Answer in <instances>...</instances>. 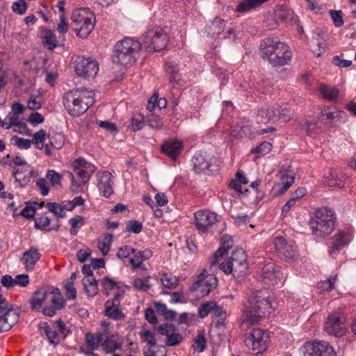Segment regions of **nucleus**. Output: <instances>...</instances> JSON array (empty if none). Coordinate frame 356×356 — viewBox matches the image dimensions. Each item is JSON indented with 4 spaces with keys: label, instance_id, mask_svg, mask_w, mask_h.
Listing matches in <instances>:
<instances>
[{
    "label": "nucleus",
    "instance_id": "1",
    "mask_svg": "<svg viewBox=\"0 0 356 356\" xmlns=\"http://www.w3.org/2000/svg\"><path fill=\"white\" fill-rule=\"evenodd\" d=\"M276 302L266 290L257 291L252 293L248 305L242 316V326L248 327L258 323L266 315L270 314L275 308Z\"/></svg>",
    "mask_w": 356,
    "mask_h": 356
},
{
    "label": "nucleus",
    "instance_id": "2",
    "mask_svg": "<svg viewBox=\"0 0 356 356\" xmlns=\"http://www.w3.org/2000/svg\"><path fill=\"white\" fill-rule=\"evenodd\" d=\"M63 103L70 115L79 117L95 103V95L84 88L73 89L64 93Z\"/></svg>",
    "mask_w": 356,
    "mask_h": 356
},
{
    "label": "nucleus",
    "instance_id": "3",
    "mask_svg": "<svg viewBox=\"0 0 356 356\" xmlns=\"http://www.w3.org/2000/svg\"><path fill=\"white\" fill-rule=\"evenodd\" d=\"M260 52L264 59L274 67L287 65L291 59L289 47L277 39L266 38L260 44Z\"/></svg>",
    "mask_w": 356,
    "mask_h": 356
},
{
    "label": "nucleus",
    "instance_id": "4",
    "mask_svg": "<svg viewBox=\"0 0 356 356\" xmlns=\"http://www.w3.org/2000/svg\"><path fill=\"white\" fill-rule=\"evenodd\" d=\"M336 215L327 207H322L315 211L309 225L312 234L318 237H325L330 234L334 229Z\"/></svg>",
    "mask_w": 356,
    "mask_h": 356
},
{
    "label": "nucleus",
    "instance_id": "5",
    "mask_svg": "<svg viewBox=\"0 0 356 356\" xmlns=\"http://www.w3.org/2000/svg\"><path fill=\"white\" fill-rule=\"evenodd\" d=\"M141 49L139 41L131 38H125L115 45L113 61L124 66L133 65Z\"/></svg>",
    "mask_w": 356,
    "mask_h": 356
},
{
    "label": "nucleus",
    "instance_id": "6",
    "mask_svg": "<svg viewBox=\"0 0 356 356\" xmlns=\"http://www.w3.org/2000/svg\"><path fill=\"white\" fill-rule=\"evenodd\" d=\"M71 19L72 29L80 38H87L94 29L95 17L89 8H81L74 10Z\"/></svg>",
    "mask_w": 356,
    "mask_h": 356
},
{
    "label": "nucleus",
    "instance_id": "7",
    "mask_svg": "<svg viewBox=\"0 0 356 356\" xmlns=\"http://www.w3.org/2000/svg\"><path fill=\"white\" fill-rule=\"evenodd\" d=\"M0 287V333L9 331L18 321L20 316L19 308L7 301L1 295Z\"/></svg>",
    "mask_w": 356,
    "mask_h": 356
},
{
    "label": "nucleus",
    "instance_id": "8",
    "mask_svg": "<svg viewBox=\"0 0 356 356\" xmlns=\"http://www.w3.org/2000/svg\"><path fill=\"white\" fill-rule=\"evenodd\" d=\"M95 170L96 167L93 164L87 162L84 159L79 158L76 159L74 163V171L76 176L79 179V181L75 180L73 173H70L72 187L79 188L82 185L86 184Z\"/></svg>",
    "mask_w": 356,
    "mask_h": 356
},
{
    "label": "nucleus",
    "instance_id": "9",
    "mask_svg": "<svg viewBox=\"0 0 356 356\" xmlns=\"http://www.w3.org/2000/svg\"><path fill=\"white\" fill-rule=\"evenodd\" d=\"M218 280L215 275L207 274V270H203L190 289L192 292L196 293V296L204 297L207 296L213 289L216 288Z\"/></svg>",
    "mask_w": 356,
    "mask_h": 356
},
{
    "label": "nucleus",
    "instance_id": "10",
    "mask_svg": "<svg viewBox=\"0 0 356 356\" xmlns=\"http://www.w3.org/2000/svg\"><path fill=\"white\" fill-rule=\"evenodd\" d=\"M269 334L260 328L253 329L245 339V344L251 347L256 354L264 352L269 344Z\"/></svg>",
    "mask_w": 356,
    "mask_h": 356
},
{
    "label": "nucleus",
    "instance_id": "11",
    "mask_svg": "<svg viewBox=\"0 0 356 356\" xmlns=\"http://www.w3.org/2000/svg\"><path fill=\"white\" fill-rule=\"evenodd\" d=\"M345 316L338 312L330 314L325 323V332L332 336L341 337L345 335L347 328Z\"/></svg>",
    "mask_w": 356,
    "mask_h": 356
},
{
    "label": "nucleus",
    "instance_id": "12",
    "mask_svg": "<svg viewBox=\"0 0 356 356\" xmlns=\"http://www.w3.org/2000/svg\"><path fill=\"white\" fill-rule=\"evenodd\" d=\"M194 225L199 233H208L217 222L218 215L208 210H200L194 213Z\"/></svg>",
    "mask_w": 356,
    "mask_h": 356
},
{
    "label": "nucleus",
    "instance_id": "13",
    "mask_svg": "<svg viewBox=\"0 0 356 356\" xmlns=\"http://www.w3.org/2000/svg\"><path fill=\"white\" fill-rule=\"evenodd\" d=\"M99 70L96 60L91 57L78 56L75 60V72L79 76L94 78Z\"/></svg>",
    "mask_w": 356,
    "mask_h": 356
},
{
    "label": "nucleus",
    "instance_id": "14",
    "mask_svg": "<svg viewBox=\"0 0 356 356\" xmlns=\"http://www.w3.org/2000/svg\"><path fill=\"white\" fill-rule=\"evenodd\" d=\"M167 42V35L161 30L148 31L144 38V44L149 51H159L163 49Z\"/></svg>",
    "mask_w": 356,
    "mask_h": 356
},
{
    "label": "nucleus",
    "instance_id": "15",
    "mask_svg": "<svg viewBox=\"0 0 356 356\" xmlns=\"http://www.w3.org/2000/svg\"><path fill=\"white\" fill-rule=\"evenodd\" d=\"M305 356H337L332 346L323 341L306 342L304 346Z\"/></svg>",
    "mask_w": 356,
    "mask_h": 356
},
{
    "label": "nucleus",
    "instance_id": "16",
    "mask_svg": "<svg viewBox=\"0 0 356 356\" xmlns=\"http://www.w3.org/2000/svg\"><path fill=\"white\" fill-rule=\"evenodd\" d=\"M274 245L280 257L289 261L297 259L298 250L293 243H288L283 237L277 236L275 238Z\"/></svg>",
    "mask_w": 356,
    "mask_h": 356
},
{
    "label": "nucleus",
    "instance_id": "17",
    "mask_svg": "<svg viewBox=\"0 0 356 356\" xmlns=\"http://www.w3.org/2000/svg\"><path fill=\"white\" fill-rule=\"evenodd\" d=\"M123 291H118L113 298L105 302V315L113 320L118 321L125 318V315L120 309V297Z\"/></svg>",
    "mask_w": 356,
    "mask_h": 356
},
{
    "label": "nucleus",
    "instance_id": "18",
    "mask_svg": "<svg viewBox=\"0 0 356 356\" xmlns=\"http://www.w3.org/2000/svg\"><path fill=\"white\" fill-rule=\"evenodd\" d=\"M97 187L102 196L108 198L113 193V176L108 171L97 173Z\"/></svg>",
    "mask_w": 356,
    "mask_h": 356
},
{
    "label": "nucleus",
    "instance_id": "19",
    "mask_svg": "<svg viewBox=\"0 0 356 356\" xmlns=\"http://www.w3.org/2000/svg\"><path fill=\"white\" fill-rule=\"evenodd\" d=\"M192 163L195 172L207 173L211 171L209 168L212 164V157L205 152H198L194 154Z\"/></svg>",
    "mask_w": 356,
    "mask_h": 356
},
{
    "label": "nucleus",
    "instance_id": "20",
    "mask_svg": "<svg viewBox=\"0 0 356 356\" xmlns=\"http://www.w3.org/2000/svg\"><path fill=\"white\" fill-rule=\"evenodd\" d=\"M278 107L275 106H267L261 108L257 115V123L267 124L278 120Z\"/></svg>",
    "mask_w": 356,
    "mask_h": 356
},
{
    "label": "nucleus",
    "instance_id": "21",
    "mask_svg": "<svg viewBox=\"0 0 356 356\" xmlns=\"http://www.w3.org/2000/svg\"><path fill=\"white\" fill-rule=\"evenodd\" d=\"M275 19L277 23L293 22L298 24V17L294 14V12L286 7H280L275 10Z\"/></svg>",
    "mask_w": 356,
    "mask_h": 356
},
{
    "label": "nucleus",
    "instance_id": "22",
    "mask_svg": "<svg viewBox=\"0 0 356 356\" xmlns=\"http://www.w3.org/2000/svg\"><path fill=\"white\" fill-rule=\"evenodd\" d=\"M332 243L329 248V254L331 256L336 254L342 248L349 243L348 234L344 232H339L332 238Z\"/></svg>",
    "mask_w": 356,
    "mask_h": 356
},
{
    "label": "nucleus",
    "instance_id": "23",
    "mask_svg": "<svg viewBox=\"0 0 356 356\" xmlns=\"http://www.w3.org/2000/svg\"><path fill=\"white\" fill-rule=\"evenodd\" d=\"M325 182L331 187L341 188L344 186V181L347 176L339 170H330L325 175Z\"/></svg>",
    "mask_w": 356,
    "mask_h": 356
},
{
    "label": "nucleus",
    "instance_id": "24",
    "mask_svg": "<svg viewBox=\"0 0 356 356\" xmlns=\"http://www.w3.org/2000/svg\"><path fill=\"white\" fill-rule=\"evenodd\" d=\"M38 249L35 247H31L30 249L24 252L22 260L27 271L33 270L35 264L40 258Z\"/></svg>",
    "mask_w": 356,
    "mask_h": 356
},
{
    "label": "nucleus",
    "instance_id": "25",
    "mask_svg": "<svg viewBox=\"0 0 356 356\" xmlns=\"http://www.w3.org/2000/svg\"><path fill=\"white\" fill-rule=\"evenodd\" d=\"M181 149V143L177 140H169L164 143L161 147L162 152L175 160L179 155Z\"/></svg>",
    "mask_w": 356,
    "mask_h": 356
},
{
    "label": "nucleus",
    "instance_id": "26",
    "mask_svg": "<svg viewBox=\"0 0 356 356\" xmlns=\"http://www.w3.org/2000/svg\"><path fill=\"white\" fill-rule=\"evenodd\" d=\"M343 114L341 111L331 110L329 107L324 108L321 111L322 120L325 121L329 126L334 125L339 122Z\"/></svg>",
    "mask_w": 356,
    "mask_h": 356
},
{
    "label": "nucleus",
    "instance_id": "27",
    "mask_svg": "<svg viewBox=\"0 0 356 356\" xmlns=\"http://www.w3.org/2000/svg\"><path fill=\"white\" fill-rule=\"evenodd\" d=\"M233 239L228 235L223 236L221 238V246L215 252L213 256V261L212 265L218 263V258L222 257L223 255L227 253L228 250L233 247Z\"/></svg>",
    "mask_w": 356,
    "mask_h": 356
},
{
    "label": "nucleus",
    "instance_id": "28",
    "mask_svg": "<svg viewBox=\"0 0 356 356\" xmlns=\"http://www.w3.org/2000/svg\"><path fill=\"white\" fill-rule=\"evenodd\" d=\"M47 295L48 290L41 289L35 291L29 300L32 310H39Z\"/></svg>",
    "mask_w": 356,
    "mask_h": 356
},
{
    "label": "nucleus",
    "instance_id": "29",
    "mask_svg": "<svg viewBox=\"0 0 356 356\" xmlns=\"http://www.w3.org/2000/svg\"><path fill=\"white\" fill-rule=\"evenodd\" d=\"M35 227L38 229L49 232L52 230H58L60 227V224L58 220H57L55 225L50 226L49 218L45 215H42L35 219Z\"/></svg>",
    "mask_w": 356,
    "mask_h": 356
},
{
    "label": "nucleus",
    "instance_id": "30",
    "mask_svg": "<svg viewBox=\"0 0 356 356\" xmlns=\"http://www.w3.org/2000/svg\"><path fill=\"white\" fill-rule=\"evenodd\" d=\"M307 190L304 187L298 188L293 194L291 195L289 200L286 202V203L282 207V212L287 213L290 211L291 207L295 206L297 201L300 200L302 197L306 195Z\"/></svg>",
    "mask_w": 356,
    "mask_h": 356
},
{
    "label": "nucleus",
    "instance_id": "31",
    "mask_svg": "<svg viewBox=\"0 0 356 356\" xmlns=\"http://www.w3.org/2000/svg\"><path fill=\"white\" fill-rule=\"evenodd\" d=\"M143 343H146L149 348L157 346L155 333L143 327L138 333Z\"/></svg>",
    "mask_w": 356,
    "mask_h": 356
},
{
    "label": "nucleus",
    "instance_id": "32",
    "mask_svg": "<svg viewBox=\"0 0 356 356\" xmlns=\"http://www.w3.org/2000/svg\"><path fill=\"white\" fill-rule=\"evenodd\" d=\"M86 341L88 347L92 350L97 348L101 346L102 340L104 339V333L96 332V333H86Z\"/></svg>",
    "mask_w": 356,
    "mask_h": 356
},
{
    "label": "nucleus",
    "instance_id": "33",
    "mask_svg": "<svg viewBox=\"0 0 356 356\" xmlns=\"http://www.w3.org/2000/svg\"><path fill=\"white\" fill-rule=\"evenodd\" d=\"M48 294H51V302L56 309H61L64 307L65 300L58 288L48 289Z\"/></svg>",
    "mask_w": 356,
    "mask_h": 356
},
{
    "label": "nucleus",
    "instance_id": "34",
    "mask_svg": "<svg viewBox=\"0 0 356 356\" xmlns=\"http://www.w3.org/2000/svg\"><path fill=\"white\" fill-rule=\"evenodd\" d=\"M319 91L322 96L329 101L337 99L339 95V90L337 87L326 85H321L319 88Z\"/></svg>",
    "mask_w": 356,
    "mask_h": 356
},
{
    "label": "nucleus",
    "instance_id": "35",
    "mask_svg": "<svg viewBox=\"0 0 356 356\" xmlns=\"http://www.w3.org/2000/svg\"><path fill=\"white\" fill-rule=\"evenodd\" d=\"M246 258V254L243 249H237L232 253L231 261L234 262L236 266L238 267V265H241L242 264L241 273H243L244 269H248Z\"/></svg>",
    "mask_w": 356,
    "mask_h": 356
},
{
    "label": "nucleus",
    "instance_id": "36",
    "mask_svg": "<svg viewBox=\"0 0 356 356\" xmlns=\"http://www.w3.org/2000/svg\"><path fill=\"white\" fill-rule=\"evenodd\" d=\"M87 295L94 297L98 293L97 281L95 277L85 278L82 280Z\"/></svg>",
    "mask_w": 356,
    "mask_h": 356
},
{
    "label": "nucleus",
    "instance_id": "37",
    "mask_svg": "<svg viewBox=\"0 0 356 356\" xmlns=\"http://www.w3.org/2000/svg\"><path fill=\"white\" fill-rule=\"evenodd\" d=\"M213 320L216 321V327L220 328L224 325L225 321L226 319V312L223 309L222 307L217 305L216 304L215 309H213Z\"/></svg>",
    "mask_w": 356,
    "mask_h": 356
},
{
    "label": "nucleus",
    "instance_id": "38",
    "mask_svg": "<svg viewBox=\"0 0 356 356\" xmlns=\"http://www.w3.org/2000/svg\"><path fill=\"white\" fill-rule=\"evenodd\" d=\"M48 139L50 143V145L57 149H61L65 143L64 135L62 134L61 133H49Z\"/></svg>",
    "mask_w": 356,
    "mask_h": 356
},
{
    "label": "nucleus",
    "instance_id": "39",
    "mask_svg": "<svg viewBox=\"0 0 356 356\" xmlns=\"http://www.w3.org/2000/svg\"><path fill=\"white\" fill-rule=\"evenodd\" d=\"M163 286L167 289H175L179 283V279L171 273H163L161 277Z\"/></svg>",
    "mask_w": 356,
    "mask_h": 356
},
{
    "label": "nucleus",
    "instance_id": "40",
    "mask_svg": "<svg viewBox=\"0 0 356 356\" xmlns=\"http://www.w3.org/2000/svg\"><path fill=\"white\" fill-rule=\"evenodd\" d=\"M165 69L170 74V81L177 83L180 78L177 64L175 62H168L165 64Z\"/></svg>",
    "mask_w": 356,
    "mask_h": 356
},
{
    "label": "nucleus",
    "instance_id": "41",
    "mask_svg": "<svg viewBox=\"0 0 356 356\" xmlns=\"http://www.w3.org/2000/svg\"><path fill=\"white\" fill-rule=\"evenodd\" d=\"M19 122V115L10 112L2 120L1 127L6 129H9L12 127L16 126Z\"/></svg>",
    "mask_w": 356,
    "mask_h": 356
},
{
    "label": "nucleus",
    "instance_id": "42",
    "mask_svg": "<svg viewBox=\"0 0 356 356\" xmlns=\"http://www.w3.org/2000/svg\"><path fill=\"white\" fill-rule=\"evenodd\" d=\"M104 339L102 340L101 347L107 353H113L117 349L120 348L114 340L110 339L106 334H104Z\"/></svg>",
    "mask_w": 356,
    "mask_h": 356
},
{
    "label": "nucleus",
    "instance_id": "43",
    "mask_svg": "<svg viewBox=\"0 0 356 356\" xmlns=\"http://www.w3.org/2000/svg\"><path fill=\"white\" fill-rule=\"evenodd\" d=\"M263 276L264 279H269L273 280V279L279 278L280 272L276 270V267L273 264H269L265 266L262 269Z\"/></svg>",
    "mask_w": 356,
    "mask_h": 356
},
{
    "label": "nucleus",
    "instance_id": "44",
    "mask_svg": "<svg viewBox=\"0 0 356 356\" xmlns=\"http://www.w3.org/2000/svg\"><path fill=\"white\" fill-rule=\"evenodd\" d=\"M216 304V302L214 301H209L202 303L198 308V316L202 318L207 316L208 314L212 312L213 309H215Z\"/></svg>",
    "mask_w": 356,
    "mask_h": 356
},
{
    "label": "nucleus",
    "instance_id": "45",
    "mask_svg": "<svg viewBox=\"0 0 356 356\" xmlns=\"http://www.w3.org/2000/svg\"><path fill=\"white\" fill-rule=\"evenodd\" d=\"M113 235L107 234L102 241H99L98 248L104 256H106L111 248Z\"/></svg>",
    "mask_w": 356,
    "mask_h": 356
},
{
    "label": "nucleus",
    "instance_id": "46",
    "mask_svg": "<svg viewBox=\"0 0 356 356\" xmlns=\"http://www.w3.org/2000/svg\"><path fill=\"white\" fill-rule=\"evenodd\" d=\"M42 97L40 94H32L27 102V107L30 110H38L41 108Z\"/></svg>",
    "mask_w": 356,
    "mask_h": 356
},
{
    "label": "nucleus",
    "instance_id": "47",
    "mask_svg": "<svg viewBox=\"0 0 356 356\" xmlns=\"http://www.w3.org/2000/svg\"><path fill=\"white\" fill-rule=\"evenodd\" d=\"M46 207L49 211L53 213L58 218H64L66 215L62 204H58L56 202H49L47 204Z\"/></svg>",
    "mask_w": 356,
    "mask_h": 356
},
{
    "label": "nucleus",
    "instance_id": "48",
    "mask_svg": "<svg viewBox=\"0 0 356 356\" xmlns=\"http://www.w3.org/2000/svg\"><path fill=\"white\" fill-rule=\"evenodd\" d=\"M84 218L81 216H76L69 220L71 225L70 234L76 235L78 233L79 229L83 225Z\"/></svg>",
    "mask_w": 356,
    "mask_h": 356
},
{
    "label": "nucleus",
    "instance_id": "49",
    "mask_svg": "<svg viewBox=\"0 0 356 356\" xmlns=\"http://www.w3.org/2000/svg\"><path fill=\"white\" fill-rule=\"evenodd\" d=\"M44 331L49 342L51 344L56 345L59 343V337L55 330L49 325H46L44 327Z\"/></svg>",
    "mask_w": 356,
    "mask_h": 356
},
{
    "label": "nucleus",
    "instance_id": "50",
    "mask_svg": "<svg viewBox=\"0 0 356 356\" xmlns=\"http://www.w3.org/2000/svg\"><path fill=\"white\" fill-rule=\"evenodd\" d=\"M46 131L44 129H40L33 136V143L37 145V148L42 149L44 143L46 141Z\"/></svg>",
    "mask_w": 356,
    "mask_h": 356
},
{
    "label": "nucleus",
    "instance_id": "51",
    "mask_svg": "<svg viewBox=\"0 0 356 356\" xmlns=\"http://www.w3.org/2000/svg\"><path fill=\"white\" fill-rule=\"evenodd\" d=\"M336 281L337 275L330 276L326 280L318 282V287L323 291H332L334 289Z\"/></svg>",
    "mask_w": 356,
    "mask_h": 356
},
{
    "label": "nucleus",
    "instance_id": "52",
    "mask_svg": "<svg viewBox=\"0 0 356 356\" xmlns=\"http://www.w3.org/2000/svg\"><path fill=\"white\" fill-rule=\"evenodd\" d=\"M143 126V118L140 115H136L131 118L129 127H130L133 131H140Z\"/></svg>",
    "mask_w": 356,
    "mask_h": 356
},
{
    "label": "nucleus",
    "instance_id": "53",
    "mask_svg": "<svg viewBox=\"0 0 356 356\" xmlns=\"http://www.w3.org/2000/svg\"><path fill=\"white\" fill-rule=\"evenodd\" d=\"M206 339L203 334H198L194 339V345L193 348L197 350L198 352L202 353L206 349Z\"/></svg>",
    "mask_w": 356,
    "mask_h": 356
},
{
    "label": "nucleus",
    "instance_id": "54",
    "mask_svg": "<svg viewBox=\"0 0 356 356\" xmlns=\"http://www.w3.org/2000/svg\"><path fill=\"white\" fill-rule=\"evenodd\" d=\"M182 341V337L178 332H176V330L172 332V334H170L166 337L165 344L168 346H175L179 345Z\"/></svg>",
    "mask_w": 356,
    "mask_h": 356
},
{
    "label": "nucleus",
    "instance_id": "55",
    "mask_svg": "<svg viewBox=\"0 0 356 356\" xmlns=\"http://www.w3.org/2000/svg\"><path fill=\"white\" fill-rule=\"evenodd\" d=\"M271 147H272V145L270 143L264 141V142H262L256 148L252 149L250 151V152L252 154H259L261 155H265L271 151Z\"/></svg>",
    "mask_w": 356,
    "mask_h": 356
},
{
    "label": "nucleus",
    "instance_id": "56",
    "mask_svg": "<svg viewBox=\"0 0 356 356\" xmlns=\"http://www.w3.org/2000/svg\"><path fill=\"white\" fill-rule=\"evenodd\" d=\"M43 42L50 49H54L58 45V41L55 35L51 31H47L43 37Z\"/></svg>",
    "mask_w": 356,
    "mask_h": 356
},
{
    "label": "nucleus",
    "instance_id": "57",
    "mask_svg": "<svg viewBox=\"0 0 356 356\" xmlns=\"http://www.w3.org/2000/svg\"><path fill=\"white\" fill-rule=\"evenodd\" d=\"M13 176L14 177L15 181L19 184L20 186H24L29 182V179L24 175H22V172H19V168H13Z\"/></svg>",
    "mask_w": 356,
    "mask_h": 356
},
{
    "label": "nucleus",
    "instance_id": "58",
    "mask_svg": "<svg viewBox=\"0 0 356 356\" xmlns=\"http://www.w3.org/2000/svg\"><path fill=\"white\" fill-rule=\"evenodd\" d=\"M330 17L333 21V23L336 27H341L343 24V13L341 10H334L330 11Z\"/></svg>",
    "mask_w": 356,
    "mask_h": 356
},
{
    "label": "nucleus",
    "instance_id": "59",
    "mask_svg": "<svg viewBox=\"0 0 356 356\" xmlns=\"http://www.w3.org/2000/svg\"><path fill=\"white\" fill-rule=\"evenodd\" d=\"M11 142L20 149H27L31 147V141L29 139L22 138L17 136L11 138Z\"/></svg>",
    "mask_w": 356,
    "mask_h": 356
},
{
    "label": "nucleus",
    "instance_id": "60",
    "mask_svg": "<svg viewBox=\"0 0 356 356\" xmlns=\"http://www.w3.org/2000/svg\"><path fill=\"white\" fill-rule=\"evenodd\" d=\"M135 252V249L129 245H124L118 249L116 256L119 259L128 258L132 253Z\"/></svg>",
    "mask_w": 356,
    "mask_h": 356
},
{
    "label": "nucleus",
    "instance_id": "61",
    "mask_svg": "<svg viewBox=\"0 0 356 356\" xmlns=\"http://www.w3.org/2000/svg\"><path fill=\"white\" fill-rule=\"evenodd\" d=\"M142 224L136 220H129L127 223V231L134 234H139L142 231Z\"/></svg>",
    "mask_w": 356,
    "mask_h": 356
},
{
    "label": "nucleus",
    "instance_id": "62",
    "mask_svg": "<svg viewBox=\"0 0 356 356\" xmlns=\"http://www.w3.org/2000/svg\"><path fill=\"white\" fill-rule=\"evenodd\" d=\"M12 9L15 13L23 15L26 11L27 3L24 0H19L13 3Z\"/></svg>",
    "mask_w": 356,
    "mask_h": 356
},
{
    "label": "nucleus",
    "instance_id": "63",
    "mask_svg": "<svg viewBox=\"0 0 356 356\" xmlns=\"http://www.w3.org/2000/svg\"><path fill=\"white\" fill-rule=\"evenodd\" d=\"M47 177L50 181L52 186H58L60 184L62 176L53 170H49L47 172Z\"/></svg>",
    "mask_w": 356,
    "mask_h": 356
},
{
    "label": "nucleus",
    "instance_id": "64",
    "mask_svg": "<svg viewBox=\"0 0 356 356\" xmlns=\"http://www.w3.org/2000/svg\"><path fill=\"white\" fill-rule=\"evenodd\" d=\"M157 330L160 334L167 337L170 334H172V332L175 330V327L172 324L165 323L159 325Z\"/></svg>",
    "mask_w": 356,
    "mask_h": 356
}]
</instances>
